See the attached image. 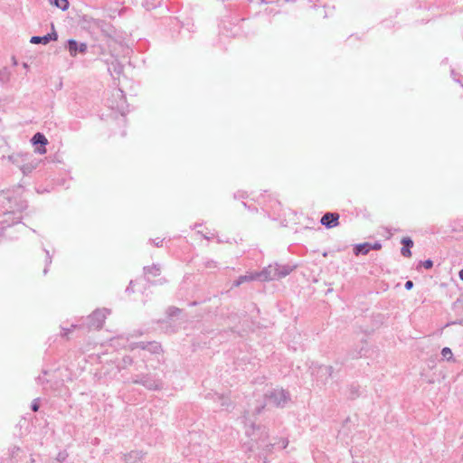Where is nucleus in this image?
<instances>
[{
    "label": "nucleus",
    "mask_w": 463,
    "mask_h": 463,
    "mask_svg": "<svg viewBox=\"0 0 463 463\" xmlns=\"http://www.w3.org/2000/svg\"><path fill=\"white\" fill-rule=\"evenodd\" d=\"M131 382L135 384H140L150 391H159L164 386L161 379L150 373L134 375Z\"/></svg>",
    "instance_id": "1"
},
{
    "label": "nucleus",
    "mask_w": 463,
    "mask_h": 463,
    "mask_svg": "<svg viewBox=\"0 0 463 463\" xmlns=\"http://www.w3.org/2000/svg\"><path fill=\"white\" fill-rule=\"evenodd\" d=\"M109 313L110 311L107 308H97L90 316L84 317L86 328L88 330L100 329Z\"/></svg>",
    "instance_id": "2"
},
{
    "label": "nucleus",
    "mask_w": 463,
    "mask_h": 463,
    "mask_svg": "<svg viewBox=\"0 0 463 463\" xmlns=\"http://www.w3.org/2000/svg\"><path fill=\"white\" fill-rule=\"evenodd\" d=\"M280 278V274L276 266L269 265L265 269H263L260 273H257L255 275L243 276L240 279V282L243 280H273Z\"/></svg>",
    "instance_id": "3"
},
{
    "label": "nucleus",
    "mask_w": 463,
    "mask_h": 463,
    "mask_svg": "<svg viewBox=\"0 0 463 463\" xmlns=\"http://www.w3.org/2000/svg\"><path fill=\"white\" fill-rule=\"evenodd\" d=\"M266 399L277 407H285L290 401V394L284 389H273L265 394Z\"/></svg>",
    "instance_id": "4"
},
{
    "label": "nucleus",
    "mask_w": 463,
    "mask_h": 463,
    "mask_svg": "<svg viewBox=\"0 0 463 463\" xmlns=\"http://www.w3.org/2000/svg\"><path fill=\"white\" fill-rule=\"evenodd\" d=\"M276 444L268 442L265 439L256 443V449H258L257 456L259 463H268V455Z\"/></svg>",
    "instance_id": "5"
},
{
    "label": "nucleus",
    "mask_w": 463,
    "mask_h": 463,
    "mask_svg": "<svg viewBox=\"0 0 463 463\" xmlns=\"http://www.w3.org/2000/svg\"><path fill=\"white\" fill-rule=\"evenodd\" d=\"M180 313L181 309L175 307H169L166 309L167 320L161 321V324L163 325L162 328L165 330V333L171 334L176 331V326L172 325L170 319L174 317L178 316Z\"/></svg>",
    "instance_id": "6"
},
{
    "label": "nucleus",
    "mask_w": 463,
    "mask_h": 463,
    "mask_svg": "<svg viewBox=\"0 0 463 463\" xmlns=\"http://www.w3.org/2000/svg\"><path fill=\"white\" fill-rule=\"evenodd\" d=\"M333 367L331 365H317L312 371V374L316 377L317 381L321 383L326 382L333 374Z\"/></svg>",
    "instance_id": "7"
},
{
    "label": "nucleus",
    "mask_w": 463,
    "mask_h": 463,
    "mask_svg": "<svg viewBox=\"0 0 463 463\" xmlns=\"http://www.w3.org/2000/svg\"><path fill=\"white\" fill-rule=\"evenodd\" d=\"M136 348H140L142 350H146L151 354H159L162 351L161 345L156 341L152 342H137L130 345V349L134 350Z\"/></svg>",
    "instance_id": "8"
},
{
    "label": "nucleus",
    "mask_w": 463,
    "mask_h": 463,
    "mask_svg": "<svg viewBox=\"0 0 463 463\" xmlns=\"http://www.w3.org/2000/svg\"><path fill=\"white\" fill-rule=\"evenodd\" d=\"M339 214L327 213L321 218V223L327 228H333L338 225Z\"/></svg>",
    "instance_id": "9"
},
{
    "label": "nucleus",
    "mask_w": 463,
    "mask_h": 463,
    "mask_svg": "<svg viewBox=\"0 0 463 463\" xmlns=\"http://www.w3.org/2000/svg\"><path fill=\"white\" fill-rule=\"evenodd\" d=\"M144 454L139 450H132L123 455L126 463H142Z\"/></svg>",
    "instance_id": "10"
},
{
    "label": "nucleus",
    "mask_w": 463,
    "mask_h": 463,
    "mask_svg": "<svg viewBox=\"0 0 463 463\" xmlns=\"http://www.w3.org/2000/svg\"><path fill=\"white\" fill-rule=\"evenodd\" d=\"M68 45L71 56H76L78 52L83 53L87 50L86 43H78L75 40H69Z\"/></svg>",
    "instance_id": "11"
},
{
    "label": "nucleus",
    "mask_w": 463,
    "mask_h": 463,
    "mask_svg": "<svg viewBox=\"0 0 463 463\" xmlns=\"http://www.w3.org/2000/svg\"><path fill=\"white\" fill-rule=\"evenodd\" d=\"M32 142H33V145H36V144H41L42 145L41 147L36 148L35 151L37 153H39L41 155H43V154L46 153L45 145H47L48 140H47V138L42 133H36L33 137Z\"/></svg>",
    "instance_id": "12"
},
{
    "label": "nucleus",
    "mask_w": 463,
    "mask_h": 463,
    "mask_svg": "<svg viewBox=\"0 0 463 463\" xmlns=\"http://www.w3.org/2000/svg\"><path fill=\"white\" fill-rule=\"evenodd\" d=\"M402 243L403 244V247L402 249V254L404 257H411V248L413 246V241L410 238H403L402 240Z\"/></svg>",
    "instance_id": "13"
},
{
    "label": "nucleus",
    "mask_w": 463,
    "mask_h": 463,
    "mask_svg": "<svg viewBox=\"0 0 463 463\" xmlns=\"http://www.w3.org/2000/svg\"><path fill=\"white\" fill-rule=\"evenodd\" d=\"M52 39H53V40L57 39L56 33H53V36L52 34H47V35H44L43 37L33 36V37L31 38V43H44V44H46Z\"/></svg>",
    "instance_id": "14"
},
{
    "label": "nucleus",
    "mask_w": 463,
    "mask_h": 463,
    "mask_svg": "<svg viewBox=\"0 0 463 463\" xmlns=\"http://www.w3.org/2000/svg\"><path fill=\"white\" fill-rule=\"evenodd\" d=\"M370 250L371 245L369 243H364L357 245L354 249V252L356 255H358L359 253L366 254L369 252Z\"/></svg>",
    "instance_id": "15"
},
{
    "label": "nucleus",
    "mask_w": 463,
    "mask_h": 463,
    "mask_svg": "<svg viewBox=\"0 0 463 463\" xmlns=\"http://www.w3.org/2000/svg\"><path fill=\"white\" fill-rule=\"evenodd\" d=\"M51 4L65 11L69 7L68 0H51Z\"/></svg>",
    "instance_id": "16"
},
{
    "label": "nucleus",
    "mask_w": 463,
    "mask_h": 463,
    "mask_svg": "<svg viewBox=\"0 0 463 463\" xmlns=\"http://www.w3.org/2000/svg\"><path fill=\"white\" fill-rule=\"evenodd\" d=\"M364 346H362L359 350H351L348 353V357L351 358V359L360 358L364 354Z\"/></svg>",
    "instance_id": "17"
},
{
    "label": "nucleus",
    "mask_w": 463,
    "mask_h": 463,
    "mask_svg": "<svg viewBox=\"0 0 463 463\" xmlns=\"http://www.w3.org/2000/svg\"><path fill=\"white\" fill-rule=\"evenodd\" d=\"M441 355L447 361H450L453 358V354L449 347H443L441 350Z\"/></svg>",
    "instance_id": "18"
},
{
    "label": "nucleus",
    "mask_w": 463,
    "mask_h": 463,
    "mask_svg": "<svg viewBox=\"0 0 463 463\" xmlns=\"http://www.w3.org/2000/svg\"><path fill=\"white\" fill-rule=\"evenodd\" d=\"M68 453L65 451V450H62V451H60L58 454H57V457H56V460L59 462V463H64L65 460L67 459L68 458Z\"/></svg>",
    "instance_id": "19"
},
{
    "label": "nucleus",
    "mask_w": 463,
    "mask_h": 463,
    "mask_svg": "<svg viewBox=\"0 0 463 463\" xmlns=\"http://www.w3.org/2000/svg\"><path fill=\"white\" fill-rule=\"evenodd\" d=\"M134 363L133 361V358L129 355H125L123 358H122V364H123V367L126 368V367H128L130 365H132Z\"/></svg>",
    "instance_id": "20"
},
{
    "label": "nucleus",
    "mask_w": 463,
    "mask_h": 463,
    "mask_svg": "<svg viewBox=\"0 0 463 463\" xmlns=\"http://www.w3.org/2000/svg\"><path fill=\"white\" fill-rule=\"evenodd\" d=\"M70 328H71V331H73L74 329H77V328H86V324H85V321H84V317H82L80 319V323L72 324Z\"/></svg>",
    "instance_id": "21"
},
{
    "label": "nucleus",
    "mask_w": 463,
    "mask_h": 463,
    "mask_svg": "<svg viewBox=\"0 0 463 463\" xmlns=\"http://www.w3.org/2000/svg\"><path fill=\"white\" fill-rule=\"evenodd\" d=\"M9 450H10L11 456L15 458L19 454V452L21 451V449L18 446H13L12 448H10Z\"/></svg>",
    "instance_id": "22"
},
{
    "label": "nucleus",
    "mask_w": 463,
    "mask_h": 463,
    "mask_svg": "<svg viewBox=\"0 0 463 463\" xmlns=\"http://www.w3.org/2000/svg\"><path fill=\"white\" fill-rule=\"evenodd\" d=\"M39 400H40L39 398H36V399H34V400L32 402V404H31V409H32V411H37L39 410V407H40V405H39Z\"/></svg>",
    "instance_id": "23"
},
{
    "label": "nucleus",
    "mask_w": 463,
    "mask_h": 463,
    "mask_svg": "<svg viewBox=\"0 0 463 463\" xmlns=\"http://www.w3.org/2000/svg\"><path fill=\"white\" fill-rule=\"evenodd\" d=\"M71 328H65V327H61V335L62 337H66V338H69V334L71 333Z\"/></svg>",
    "instance_id": "24"
},
{
    "label": "nucleus",
    "mask_w": 463,
    "mask_h": 463,
    "mask_svg": "<svg viewBox=\"0 0 463 463\" xmlns=\"http://www.w3.org/2000/svg\"><path fill=\"white\" fill-rule=\"evenodd\" d=\"M288 439H282L278 443V445H279V449H286V448H287V446H288Z\"/></svg>",
    "instance_id": "25"
},
{
    "label": "nucleus",
    "mask_w": 463,
    "mask_h": 463,
    "mask_svg": "<svg viewBox=\"0 0 463 463\" xmlns=\"http://www.w3.org/2000/svg\"><path fill=\"white\" fill-rule=\"evenodd\" d=\"M217 398L221 401V406H228L226 398L223 395H217Z\"/></svg>",
    "instance_id": "26"
},
{
    "label": "nucleus",
    "mask_w": 463,
    "mask_h": 463,
    "mask_svg": "<svg viewBox=\"0 0 463 463\" xmlns=\"http://www.w3.org/2000/svg\"><path fill=\"white\" fill-rule=\"evenodd\" d=\"M422 265L425 269H430L433 266V262L430 260H427L422 262Z\"/></svg>",
    "instance_id": "27"
},
{
    "label": "nucleus",
    "mask_w": 463,
    "mask_h": 463,
    "mask_svg": "<svg viewBox=\"0 0 463 463\" xmlns=\"http://www.w3.org/2000/svg\"><path fill=\"white\" fill-rule=\"evenodd\" d=\"M37 383L41 385H43L45 383H47L48 381L44 379L43 376L42 375H39L36 379Z\"/></svg>",
    "instance_id": "28"
},
{
    "label": "nucleus",
    "mask_w": 463,
    "mask_h": 463,
    "mask_svg": "<svg viewBox=\"0 0 463 463\" xmlns=\"http://www.w3.org/2000/svg\"><path fill=\"white\" fill-rule=\"evenodd\" d=\"M382 248V245L378 242L374 243L373 245H371V250H380Z\"/></svg>",
    "instance_id": "29"
},
{
    "label": "nucleus",
    "mask_w": 463,
    "mask_h": 463,
    "mask_svg": "<svg viewBox=\"0 0 463 463\" xmlns=\"http://www.w3.org/2000/svg\"><path fill=\"white\" fill-rule=\"evenodd\" d=\"M412 286H413V283L411 280L407 281L405 284L406 289H410Z\"/></svg>",
    "instance_id": "30"
},
{
    "label": "nucleus",
    "mask_w": 463,
    "mask_h": 463,
    "mask_svg": "<svg viewBox=\"0 0 463 463\" xmlns=\"http://www.w3.org/2000/svg\"><path fill=\"white\" fill-rule=\"evenodd\" d=\"M199 303L196 300H194V301L188 303L189 306H196Z\"/></svg>",
    "instance_id": "31"
},
{
    "label": "nucleus",
    "mask_w": 463,
    "mask_h": 463,
    "mask_svg": "<svg viewBox=\"0 0 463 463\" xmlns=\"http://www.w3.org/2000/svg\"><path fill=\"white\" fill-rule=\"evenodd\" d=\"M459 278L463 280V269L459 271Z\"/></svg>",
    "instance_id": "32"
},
{
    "label": "nucleus",
    "mask_w": 463,
    "mask_h": 463,
    "mask_svg": "<svg viewBox=\"0 0 463 463\" xmlns=\"http://www.w3.org/2000/svg\"><path fill=\"white\" fill-rule=\"evenodd\" d=\"M262 409H263V406H262V407H260V408H257V413H260V412H261V411H262Z\"/></svg>",
    "instance_id": "33"
},
{
    "label": "nucleus",
    "mask_w": 463,
    "mask_h": 463,
    "mask_svg": "<svg viewBox=\"0 0 463 463\" xmlns=\"http://www.w3.org/2000/svg\"><path fill=\"white\" fill-rule=\"evenodd\" d=\"M458 322H451V323H447V326H449V325H454V324H457Z\"/></svg>",
    "instance_id": "34"
},
{
    "label": "nucleus",
    "mask_w": 463,
    "mask_h": 463,
    "mask_svg": "<svg viewBox=\"0 0 463 463\" xmlns=\"http://www.w3.org/2000/svg\"><path fill=\"white\" fill-rule=\"evenodd\" d=\"M30 461H31L32 463H34V458L32 457V458H30Z\"/></svg>",
    "instance_id": "35"
},
{
    "label": "nucleus",
    "mask_w": 463,
    "mask_h": 463,
    "mask_svg": "<svg viewBox=\"0 0 463 463\" xmlns=\"http://www.w3.org/2000/svg\"><path fill=\"white\" fill-rule=\"evenodd\" d=\"M43 375L47 374V371H43Z\"/></svg>",
    "instance_id": "36"
}]
</instances>
